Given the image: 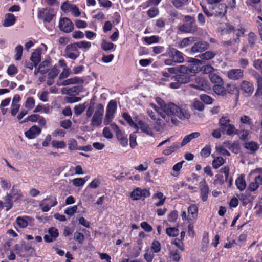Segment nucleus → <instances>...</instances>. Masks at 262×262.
I'll return each instance as SVG.
<instances>
[{"label": "nucleus", "instance_id": "obj_1", "mask_svg": "<svg viewBox=\"0 0 262 262\" xmlns=\"http://www.w3.org/2000/svg\"><path fill=\"white\" fill-rule=\"evenodd\" d=\"M164 113L168 117L171 118L172 123L177 125L179 121L174 117L177 116L181 120L189 119L190 114L189 111L182 107H180L173 103L170 102L163 107Z\"/></svg>", "mask_w": 262, "mask_h": 262}, {"label": "nucleus", "instance_id": "obj_2", "mask_svg": "<svg viewBox=\"0 0 262 262\" xmlns=\"http://www.w3.org/2000/svg\"><path fill=\"white\" fill-rule=\"evenodd\" d=\"M162 56L167 57L164 61L166 66H175L177 63H183L185 60L184 54L176 49L173 45H169Z\"/></svg>", "mask_w": 262, "mask_h": 262}, {"label": "nucleus", "instance_id": "obj_3", "mask_svg": "<svg viewBox=\"0 0 262 262\" xmlns=\"http://www.w3.org/2000/svg\"><path fill=\"white\" fill-rule=\"evenodd\" d=\"M204 13L208 17H214L215 18L224 17L227 11V6L225 4L206 6L201 5Z\"/></svg>", "mask_w": 262, "mask_h": 262}, {"label": "nucleus", "instance_id": "obj_4", "mask_svg": "<svg viewBox=\"0 0 262 262\" xmlns=\"http://www.w3.org/2000/svg\"><path fill=\"white\" fill-rule=\"evenodd\" d=\"M15 252L20 257H25L33 256L35 254V249L31 243H26L21 241L19 244L15 245Z\"/></svg>", "mask_w": 262, "mask_h": 262}, {"label": "nucleus", "instance_id": "obj_5", "mask_svg": "<svg viewBox=\"0 0 262 262\" xmlns=\"http://www.w3.org/2000/svg\"><path fill=\"white\" fill-rule=\"evenodd\" d=\"M57 12L52 7L39 8L38 10L37 18L42 20L44 23H49L56 15Z\"/></svg>", "mask_w": 262, "mask_h": 262}, {"label": "nucleus", "instance_id": "obj_6", "mask_svg": "<svg viewBox=\"0 0 262 262\" xmlns=\"http://www.w3.org/2000/svg\"><path fill=\"white\" fill-rule=\"evenodd\" d=\"M185 23L179 27V30L184 33H194L198 31L194 17L186 15L184 17Z\"/></svg>", "mask_w": 262, "mask_h": 262}, {"label": "nucleus", "instance_id": "obj_7", "mask_svg": "<svg viewBox=\"0 0 262 262\" xmlns=\"http://www.w3.org/2000/svg\"><path fill=\"white\" fill-rule=\"evenodd\" d=\"M198 207L196 204H191L188 208V215L185 211H183L181 214V217L183 221H187L188 223H195L197 220L198 215Z\"/></svg>", "mask_w": 262, "mask_h": 262}, {"label": "nucleus", "instance_id": "obj_8", "mask_svg": "<svg viewBox=\"0 0 262 262\" xmlns=\"http://www.w3.org/2000/svg\"><path fill=\"white\" fill-rule=\"evenodd\" d=\"M238 89L245 97H250L254 92V86L252 82L244 80L240 82Z\"/></svg>", "mask_w": 262, "mask_h": 262}, {"label": "nucleus", "instance_id": "obj_9", "mask_svg": "<svg viewBox=\"0 0 262 262\" xmlns=\"http://www.w3.org/2000/svg\"><path fill=\"white\" fill-rule=\"evenodd\" d=\"M104 112V106L101 103L98 104L91 120V124L92 126H99L101 124Z\"/></svg>", "mask_w": 262, "mask_h": 262}, {"label": "nucleus", "instance_id": "obj_10", "mask_svg": "<svg viewBox=\"0 0 262 262\" xmlns=\"http://www.w3.org/2000/svg\"><path fill=\"white\" fill-rule=\"evenodd\" d=\"M58 203L56 197L55 195H51L47 196L39 203V206L43 212L49 211L51 208L56 206Z\"/></svg>", "mask_w": 262, "mask_h": 262}, {"label": "nucleus", "instance_id": "obj_11", "mask_svg": "<svg viewBox=\"0 0 262 262\" xmlns=\"http://www.w3.org/2000/svg\"><path fill=\"white\" fill-rule=\"evenodd\" d=\"M193 64V66L191 68H188L187 67L184 65H180L177 67H175L177 69V74L181 73L182 74L187 75H191V74L196 73L198 70V67H196V69H194V66L199 63H201V61L199 59H192Z\"/></svg>", "mask_w": 262, "mask_h": 262}, {"label": "nucleus", "instance_id": "obj_12", "mask_svg": "<svg viewBox=\"0 0 262 262\" xmlns=\"http://www.w3.org/2000/svg\"><path fill=\"white\" fill-rule=\"evenodd\" d=\"M111 127L112 129L116 132L117 139L120 142V144L123 147L126 146L128 145L127 136L124 135V134L119 129V126L115 123H113L111 124Z\"/></svg>", "mask_w": 262, "mask_h": 262}, {"label": "nucleus", "instance_id": "obj_13", "mask_svg": "<svg viewBox=\"0 0 262 262\" xmlns=\"http://www.w3.org/2000/svg\"><path fill=\"white\" fill-rule=\"evenodd\" d=\"M15 195H16L15 201L20 199L22 196L21 193L17 192L16 193H13L12 194L7 193L6 196L4 198V206L6 207V211H8L13 205V198Z\"/></svg>", "mask_w": 262, "mask_h": 262}, {"label": "nucleus", "instance_id": "obj_14", "mask_svg": "<svg viewBox=\"0 0 262 262\" xmlns=\"http://www.w3.org/2000/svg\"><path fill=\"white\" fill-rule=\"evenodd\" d=\"M59 27L62 31L69 33L74 29V25L69 18L63 17L59 21Z\"/></svg>", "mask_w": 262, "mask_h": 262}, {"label": "nucleus", "instance_id": "obj_15", "mask_svg": "<svg viewBox=\"0 0 262 262\" xmlns=\"http://www.w3.org/2000/svg\"><path fill=\"white\" fill-rule=\"evenodd\" d=\"M244 75V70L241 69H232L227 72V77L233 81H237L242 79Z\"/></svg>", "mask_w": 262, "mask_h": 262}, {"label": "nucleus", "instance_id": "obj_16", "mask_svg": "<svg viewBox=\"0 0 262 262\" xmlns=\"http://www.w3.org/2000/svg\"><path fill=\"white\" fill-rule=\"evenodd\" d=\"M177 74V69L175 67H170L165 69L161 72V75L163 77L161 80L166 81L175 79V75Z\"/></svg>", "mask_w": 262, "mask_h": 262}, {"label": "nucleus", "instance_id": "obj_17", "mask_svg": "<svg viewBox=\"0 0 262 262\" xmlns=\"http://www.w3.org/2000/svg\"><path fill=\"white\" fill-rule=\"evenodd\" d=\"M246 32V30L243 27H241L238 29H237V32L236 33V36L233 39H230L228 41H223L222 42V44L223 46L225 47H230L235 43L236 42H239L240 41V37L244 36L245 33Z\"/></svg>", "mask_w": 262, "mask_h": 262}, {"label": "nucleus", "instance_id": "obj_18", "mask_svg": "<svg viewBox=\"0 0 262 262\" xmlns=\"http://www.w3.org/2000/svg\"><path fill=\"white\" fill-rule=\"evenodd\" d=\"M150 196L149 191L146 189H141L140 188H136L131 193L130 197L133 200H140L142 196L147 198Z\"/></svg>", "mask_w": 262, "mask_h": 262}, {"label": "nucleus", "instance_id": "obj_19", "mask_svg": "<svg viewBox=\"0 0 262 262\" xmlns=\"http://www.w3.org/2000/svg\"><path fill=\"white\" fill-rule=\"evenodd\" d=\"M199 188L200 198L203 202H205L208 199V194L209 193V188L205 180L199 183Z\"/></svg>", "mask_w": 262, "mask_h": 262}, {"label": "nucleus", "instance_id": "obj_20", "mask_svg": "<svg viewBox=\"0 0 262 262\" xmlns=\"http://www.w3.org/2000/svg\"><path fill=\"white\" fill-rule=\"evenodd\" d=\"M209 48L208 42L205 41H200L195 42L191 48V51L193 53L202 52Z\"/></svg>", "mask_w": 262, "mask_h": 262}, {"label": "nucleus", "instance_id": "obj_21", "mask_svg": "<svg viewBox=\"0 0 262 262\" xmlns=\"http://www.w3.org/2000/svg\"><path fill=\"white\" fill-rule=\"evenodd\" d=\"M33 219L28 216H18L16 219V224L20 228H26L33 221Z\"/></svg>", "mask_w": 262, "mask_h": 262}, {"label": "nucleus", "instance_id": "obj_22", "mask_svg": "<svg viewBox=\"0 0 262 262\" xmlns=\"http://www.w3.org/2000/svg\"><path fill=\"white\" fill-rule=\"evenodd\" d=\"M41 132V129L37 125H34L29 128V130L25 132L26 137L29 139H32L39 135Z\"/></svg>", "mask_w": 262, "mask_h": 262}, {"label": "nucleus", "instance_id": "obj_23", "mask_svg": "<svg viewBox=\"0 0 262 262\" xmlns=\"http://www.w3.org/2000/svg\"><path fill=\"white\" fill-rule=\"evenodd\" d=\"M237 32V29H236L235 27L229 23H225V26L223 28H221V33L223 34H229L231 33H236Z\"/></svg>", "mask_w": 262, "mask_h": 262}, {"label": "nucleus", "instance_id": "obj_24", "mask_svg": "<svg viewBox=\"0 0 262 262\" xmlns=\"http://www.w3.org/2000/svg\"><path fill=\"white\" fill-rule=\"evenodd\" d=\"M138 124L140 126L141 130L146 133V134L152 136H154V132L151 128L149 127L148 124L144 122L142 120H139L138 121Z\"/></svg>", "mask_w": 262, "mask_h": 262}, {"label": "nucleus", "instance_id": "obj_25", "mask_svg": "<svg viewBox=\"0 0 262 262\" xmlns=\"http://www.w3.org/2000/svg\"><path fill=\"white\" fill-rule=\"evenodd\" d=\"M101 48L103 51L106 52L114 51L116 50V45L111 42L103 39L101 43Z\"/></svg>", "mask_w": 262, "mask_h": 262}, {"label": "nucleus", "instance_id": "obj_26", "mask_svg": "<svg viewBox=\"0 0 262 262\" xmlns=\"http://www.w3.org/2000/svg\"><path fill=\"white\" fill-rule=\"evenodd\" d=\"M16 19L12 13H8L6 15V17L3 25L4 27H10L13 26L16 22Z\"/></svg>", "mask_w": 262, "mask_h": 262}, {"label": "nucleus", "instance_id": "obj_27", "mask_svg": "<svg viewBox=\"0 0 262 262\" xmlns=\"http://www.w3.org/2000/svg\"><path fill=\"white\" fill-rule=\"evenodd\" d=\"M174 77L175 79H177L178 81L183 84L189 82L191 80L192 75L177 73Z\"/></svg>", "mask_w": 262, "mask_h": 262}, {"label": "nucleus", "instance_id": "obj_28", "mask_svg": "<svg viewBox=\"0 0 262 262\" xmlns=\"http://www.w3.org/2000/svg\"><path fill=\"white\" fill-rule=\"evenodd\" d=\"M200 135V134L199 132H193L185 136L181 142V146H184L190 142L192 139L198 138Z\"/></svg>", "mask_w": 262, "mask_h": 262}, {"label": "nucleus", "instance_id": "obj_29", "mask_svg": "<svg viewBox=\"0 0 262 262\" xmlns=\"http://www.w3.org/2000/svg\"><path fill=\"white\" fill-rule=\"evenodd\" d=\"M31 61L34 64V67H36L40 62L41 60V52L39 50H35L33 52L30 57Z\"/></svg>", "mask_w": 262, "mask_h": 262}, {"label": "nucleus", "instance_id": "obj_30", "mask_svg": "<svg viewBox=\"0 0 262 262\" xmlns=\"http://www.w3.org/2000/svg\"><path fill=\"white\" fill-rule=\"evenodd\" d=\"M83 82V80L78 77H72L69 79H67L66 80H64L61 83L62 85H68L70 84H74L79 83H82Z\"/></svg>", "mask_w": 262, "mask_h": 262}, {"label": "nucleus", "instance_id": "obj_31", "mask_svg": "<svg viewBox=\"0 0 262 262\" xmlns=\"http://www.w3.org/2000/svg\"><path fill=\"white\" fill-rule=\"evenodd\" d=\"M230 120L227 117L223 116L220 119L219 125L223 132L226 130L228 126L230 124Z\"/></svg>", "mask_w": 262, "mask_h": 262}, {"label": "nucleus", "instance_id": "obj_32", "mask_svg": "<svg viewBox=\"0 0 262 262\" xmlns=\"http://www.w3.org/2000/svg\"><path fill=\"white\" fill-rule=\"evenodd\" d=\"M226 147L235 154H237L239 150V145L236 142L232 143L230 141L225 142Z\"/></svg>", "mask_w": 262, "mask_h": 262}, {"label": "nucleus", "instance_id": "obj_33", "mask_svg": "<svg viewBox=\"0 0 262 262\" xmlns=\"http://www.w3.org/2000/svg\"><path fill=\"white\" fill-rule=\"evenodd\" d=\"M223 85L220 83L215 84L213 86V90L216 94L223 96L226 95V90Z\"/></svg>", "mask_w": 262, "mask_h": 262}, {"label": "nucleus", "instance_id": "obj_34", "mask_svg": "<svg viewBox=\"0 0 262 262\" xmlns=\"http://www.w3.org/2000/svg\"><path fill=\"white\" fill-rule=\"evenodd\" d=\"M226 93L228 92L229 94H233L236 92V99H238L239 95V91L238 87L236 86L234 84H227L225 89Z\"/></svg>", "mask_w": 262, "mask_h": 262}, {"label": "nucleus", "instance_id": "obj_35", "mask_svg": "<svg viewBox=\"0 0 262 262\" xmlns=\"http://www.w3.org/2000/svg\"><path fill=\"white\" fill-rule=\"evenodd\" d=\"M216 56V53L211 51H208L200 54L198 57L203 60H209L213 59Z\"/></svg>", "mask_w": 262, "mask_h": 262}, {"label": "nucleus", "instance_id": "obj_36", "mask_svg": "<svg viewBox=\"0 0 262 262\" xmlns=\"http://www.w3.org/2000/svg\"><path fill=\"white\" fill-rule=\"evenodd\" d=\"M50 66V61L49 60H45L40 63L39 66L40 69L39 73L41 74H45L49 72L48 68Z\"/></svg>", "mask_w": 262, "mask_h": 262}, {"label": "nucleus", "instance_id": "obj_37", "mask_svg": "<svg viewBox=\"0 0 262 262\" xmlns=\"http://www.w3.org/2000/svg\"><path fill=\"white\" fill-rule=\"evenodd\" d=\"M220 172L225 174V180L229 183V187L232 184L233 180L232 178H229V168L228 166H225L220 169Z\"/></svg>", "mask_w": 262, "mask_h": 262}, {"label": "nucleus", "instance_id": "obj_38", "mask_svg": "<svg viewBox=\"0 0 262 262\" xmlns=\"http://www.w3.org/2000/svg\"><path fill=\"white\" fill-rule=\"evenodd\" d=\"M189 0H170L174 7L178 9H182L188 4Z\"/></svg>", "mask_w": 262, "mask_h": 262}, {"label": "nucleus", "instance_id": "obj_39", "mask_svg": "<svg viewBox=\"0 0 262 262\" xmlns=\"http://www.w3.org/2000/svg\"><path fill=\"white\" fill-rule=\"evenodd\" d=\"M244 147L247 149L252 151L255 152L259 148L258 145L253 141L245 143L244 144Z\"/></svg>", "mask_w": 262, "mask_h": 262}, {"label": "nucleus", "instance_id": "obj_40", "mask_svg": "<svg viewBox=\"0 0 262 262\" xmlns=\"http://www.w3.org/2000/svg\"><path fill=\"white\" fill-rule=\"evenodd\" d=\"M209 78L210 80V81L216 84H223V80L222 78L217 75L216 74L213 73H210L209 75Z\"/></svg>", "mask_w": 262, "mask_h": 262}, {"label": "nucleus", "instance_id": "obj_41", "mask_svg": "<svg viewBox=\"0 0 262 262\" xmlns=\"http://www.w3.org/2000/svg\"><path fill=\"white\" fill-rule=\"evenodd\" d=\"M117 109V103L115 100H111L108 103L106 111L107 113H110L114 114Z\"/></svg>", "mask_w": 262, "mask_h": 262}, {"label": "nucleus", "instance_id": "obj_42", "mask_svg": "<svg viewBox=\"0 0 262 262\" xmlns=\"http://www.w3.org/2000/svg\"><path fill=\"white\" fill-rule=\"evenodd\" d=\"M257 40V36L253 32H250L248 34V42L251 48H253L255 45Z\"/></svg>", "mask_w": 262, "mask_h": 262}, {"label": "nucleus", "instance_id": "obj_43", "mask_svg": "<svg viewBox=\"0 0 262 262\" xmlns=\"http://www.w3.org/2000/svg\"><path fill=\"white\" fill-rule=\"evenodd\" d=\"M194 37H186L183 38L179 43V47L180 48H183L188 46L192 41H194Z\"/></svg>", "mask_w": 262, "mask_h": 262}, {"label": "nucleus", "instance_id": "obj_44", "mask_svg": "<svg viewBox=\"0 0 262 262\" xmlns=\"http://www.w3.org/2000/svg\"><path fill=\"white\" fill-rule=\"evenodd\" d=\"M225 162V160L222 157H217L212 161V166L214 169H217Z\"/></svg>", "mask_w": 262, "mask_h": 262}, {"label": "nucleus", "instance_id": "obj_45", "mask_svg": "<svg viewBox=\"0 0 262 262\" xmlns=\"http://www.w3.org/2000/svg\"><path fill=\"white\" fill-rule=\"evenodd\" d=\"M235 184L238 189L243 190L245 189L246 185L243 177H238L235 181Z\"/></svg>", "mask_w": 262, "mask_h": 262}, {"label": "nucleus", "instance_id": "obj_46", "mask_svg": "<svg viewBox=\"0 0 262 262\" xmlns=\"http://www.w3.org/2000/svg\"><path fill=\"white\" fill-rule=\"evenodd\" d=\"M40 115L39 114H32L27 118H26L24 120L20 122V123H24L26 122H28L29 121L32 122H36L38 119L39 118Z\"/></svg>", "mask_w": 262, "mask_h": 262}, {"label": "nucleus", "instance_id": "obj_47", "mask_svg": "<svg viewBox=\"0 0 262 262\" xmlns=\"http://www.w3.org/2000/svg\"><path fill=\"white\" fill-rule=\"evenodd\" d=\"M143 39L144 41L147 45H151L158 42L159 40V37L158 36L152 35L150 37H145Z\"/></svg>", "mask_w": 262, "mask_h": 262}, {"label": "nucleus", "instance_id": "obj_48", "mask_svg": "<svg viewBox=\"0 0 262 262\" xmlns=\"http://www.w3.org/2000/svg\"><path fill=\"white\" fill-rule=\"evenodd\" d=\"M51 144L53 147L56 148L63 149L66 147V144L63 141L53 140Z\"/></svg>", "mask_w": 262, "mask_h": 262}, {"label": "nucleus", "instance_id": "obj_49", "mask_svg": "<svg viewBox=\"0 0 262 262\" xmlns=\"http://www.w3.org/2000/svg\"><path fill=\"white\" fill-rule=\"evenodd\" d=\"M161 244L160 243L157 241V240H154L153 241L151 246V249L154 253H158L161 250Z\"/></svg>", "mask_w": 262, "mask_h": 262}, {"label": "nucleus", "instance_id": "obj_50", "mask_svg": "<svg viewBox=\"0 0 262 262\" xmlns=\"http://www.w3.org/2000/svg\"><path fill=\"white\" fill-rule=\"evenodd\" d=\"M166 232L168 236L175 237L179 234V230L176 227H169L166 229Z\"/></svg>", "mask_w": 262, "mask_h": 262}, {"label": "nucleus", "instance_id": "obj_51", "mask_svg": "<svg viewBox=\"0 0 262 262\" xmlns=\"http://www.w3.org/2000/svg\"><path fill=\"white\" fill-rule=\"evenodd\" d=\"M59 70L58 69V67L55 65L53 68L48 72V78H54L59 74Z\"/></svg>", "mask_w": 262, "mask_h": 262}, {"label": "nucleus", "instance_id": "obj_52", "mask_svg": "<svg viewBox=\"0 0 262 262\" xmlns=\"http://www.w3.org/2000/svg\"><path fill=\"white\" fill-rule=\"evenodd\" d=\"M211 151L210 145H206L203 149H202L200 155L202 157L207 158L209 156Z\"/></svg>", "mask_w": 262, "mask_h": 262}, {"label": "nucleus", "instance_id": "obj_53", "mask_svg": "<svg viewBox=\"0 0 262 262\" xmlns=\"http://www.w3.org/2000/svg\"><path fill=\"white\" fill-rule=\"evenodd\" d=\"M23 48L20 45H18L15 48L16 55L15 59L16 60H19L21 59L23 54Z\"/></svg>", "mask_w": 262, "mask_h": 262}, {"label": "nucleus", "instance_id": "obj_54", "mask_svg": "<svg viewBox=\"0 0 262 262\" xmlns=\"http://www.w3.org/2000/svg\"><path fill=\"white\" fill-rule=\"evenodd\" d=\"M35 105V100L34 98L32 97H29L27 98L26 102H25V107L29 109H32Z\"/></svg>", "mask_w": 262, "mask_h": 262}, {"label": "nucleus", "instance_id": "obj_55", "mask_svg": "<svg viewBox=\"0 0 262 262\" xmlns=\"http://www.w3.org/2000/svg\"><path fill=\"white\" fill-rule=\"evenodd\" d=\"M85 109V104L75 105L74 108V113L76 115L81 114Z\"/></svg>", "mask_w": 262, "mask_h": 262}, {"label": "nucleus", "instance_id": "obj_56", "mask_svg": "<svg viewBox=\"0 0 262 262\" xmlns=\"http://www.w3.org/2000/svg\"><path fill=\"white\" fill-rule=\"evenodd\" d=\"M185 162V161L183 160V161H181V162H179L176 163V164H174L172 167V170L174 171L177 172V173L176 174H172L171 173V175H172L174 177L178 176L179 174V171L181 170V169L182 167L183 164Z\"/></svg>", "mask_w": 262, "mask_h": 262}, {"label": "nucleus", "instance_id": "obj_57", "mask_svg": "<svg viewBox=\"0 0 262 262\" xmlns=\"http://www.w3.org/2000/svg\"><path fill=\"white\" fill-rule=\"evenodd\" d=\"M68 148L70 150H78V147L77 141L74 139H71L68 142Z\"/></svg>", "mask_w": 262, "mask_h": 262}, {"label": "nucleus", "instance_id": "obj_58", "mask_svg": "<svg viewBox=\"0 0 262 262\" xmlns=\"http://www.w3.org/2000/svg\"><path fill=\"white\" fill-rule=\"evenodd\" d=\"M73 185L76 187L82 186L85 183V180L82 178H75L72 180Z\"/></svg>", "mask_w": 262, "mask_h": 262}, {"label": "nucleus", "instance_id": "obj_59", "mask_svg": "<svg viewBox=\"0 0 262 262\" xmlns=\"http://www.w3.org/2000/svg\"><path fill=\"white\" fill-rule=\"evenodd\" d=\"M225 131L226 132V134L229 136L233 134H237L238 132V130L235 128V126L233 124H231L228 126Z\"/></svg>", "mask_w": 262, "mask_h": 262}, {"label": "nucleus", "instance_id": "obj_60", "mask_svg": "<svg viewBox=\"0 0 262 262\" xmlns=\"http://www.w3.org/2000/svg\"><path fill=\"white\" fill-rule=\"evenodd\" d=\"M18 72V69L14 64H11L7 69V73L9 76H13Z\"/></svg>", "mask_w": 262, "mask_h": 262}, {"label": "nucleus", "instance_id": "obj_61", "mask_svg": "<svg viewBox=\"0 0 262 262\" xmlns=\"http://www.w3.org/2000/svg\"><path fill=\"white\" fill-rule=\"evenodd\" d=\"M201 100L207 104H210L213 102V99L208 95L201 94L200 95Z\"/></svg>", "mask_w": 262, "mask_h": 262}, {"label": "nucleus", "instance_id": "obj_62", "mask_svg": "<svg viewBox=\"0 0 262 262\" xmlns=\"http://www.w3.org/2000/svg\"><path fill=\"white\" fill-rule=\"evenodd\" d=\"M77 206L76 205H74L73 206L67 207L64 212L68 215L72 216L77 211Z\"/></svg>", "mask_w": 262, "mask_h": 262}, {"label": "nucleus", "instance_id": "obj_63", "mask_svg": "<svg viewBox=\"0 0 262 262\" xmlns=\"http://www.w3.org/2000/svg\"><path fill=\"white\" fill-rule=\"evenodd\" d=\"M77 46L80 49H89L91 46V43L86 41H81L76 42Z\"/></svg>", "mask_w": 262, "mask_h": 262}, {"label": "nucleus", "instance_id": "obj_64", "mask_svg": "<svg viewBox=\"0 0 262 262\" xmlns=\"http://www.w3.org/2000/svg\"><path fill=\"white\" fill-rule=\"evenodd\" d=\"M74 238L77 241L78 243L82 244L84 240V236L83 234L81 232H76L74 233Z\"/></svg>", "mask_w": 262, "mask_h": 262}]
</instances>
